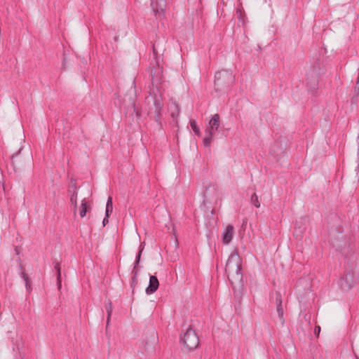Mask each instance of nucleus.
Here are the masks:
<instances>
[{
  "label": "nucleus",
  "mask_w": 359,
  "mask_h": 359,
  "mask_svg": "<svg viewBox=\"0 0 359 359\" xmlns=\"http://www.w3.org/2000/svg\"><path fill=\"white\" fill-rule=\"evenodd\" d=\"M234 81V76L231 72L222 70L217 72L215 76V85L218 87H228Z\"/></svg>",
  "instance_id": "4"
},
{
  "label": "nucleus",
  "mask_w": 359,
  "mask_h": 359,
  "mask_svg": "<svg viewBox=\"0 0 359 359\" xmlns=\"http://www.w3.org/2000/svg\"><path fill=\"white\" fill-rule=\"evenodd\" d=\"M351 278V274L348 273L345 276V277L343 278V280L348 284V287L350 289L351 288L352 285L351 283H348V279Z\"/></svg>",
  "instance_id": "21"
},
{
  "label": "nucleus",
  "mask_w": 359,
  "mask_h": 359,
  "mask_svg": "<svg viewBox=\"0 0 359 359\" xmlns=\"http://www.w3.org/2000/svg\"><path fill=\"white\" fill-rule=\"evenodd\" d=\"M237 13H239V15H241V10H237Z\"/></svg>",
  "instance_id": "28"
},
{
  "label": "nucleus",
  "mask_w": 359,
  "mask_h": 359,
  "mask_svg": "<svg viewBox=\"0 0 359 359\" xmlns=\"http://www.w3.org/2000/svg\"><path fill=\"white\" fill-rule=\"evenodd\" d=\"M166 2L165 0H156L155 2H151V7L155 13V15L158 17L164 13Z\"/></svg>",
  "instance_id": "7"
},
{
  "label": "nucleus",
  "mask_w": 359,
  "mask_h": 359,
  "mask_svg": "<svg viewBox=\"0 0 359 359\" xmlns=\"http://www.w3.org/2000/svg\"><path fill=\"white\" fill-rule=\"evenodd\" d=\"M220 117L218 114H214L210 120L207 128L205 131L203 138V144L205 147H209L212 141L213 135L219 127Z\"/></svg>",
  "instance_id": "3"
},
{
  "label": "nucleus",
  "mask_w": 359,
  "mask_h": 359,
  "mask_svg": "<svg viewBox=\"0 0 359 359\" xmlns=\"http://www.w3.org/2000/svg\"><path fill=\"white\" fill-rule=\"evenodd\" d=\"M106 209L112 210H113V202L111 196H109L107 198Z\"/></svg>",
  "instance_id": "19"
},
{
  "label": "nucleus",
  "mask_w": 359,
  "mask_h": 359,
  "mask_svg": "<svg viewBox=\"0 0 359 359\" xmlns=\"http://www.w3.org/2000/svg\"><path fill=\"white\" fill-rule=\"evenodd\" d=\"M250 202L251 203L255 205L256 208H259L260 207V203L258 200V197L257 196L256 194H253L251 196V198H250Z\"/></svg>",
  "instance_id": "17"
},
{
  "label": "nucleus",
  "mask_w": 359,
  "mask_h": 359,
  "mask_svg": "<svg viewBox=\"0 0 359 359\" xmlns=\"http://www.w3.org/2000/svg\"><path fill=\"white\" fill-rule=\"evenodd\" d=\"M142 250H143V246L141 244V245L140 247V250L138 251V253L136 255L135 262L134 263V266H133V271H132L133 281L135 280V279H136V278L137 276V274H138L137 265L140 263V257H141V255H142Z\"/></svg>",
  "instance_id": "10"
},
{
  "label": "nucleus",
  "mask_w": 359,
  "mask_h": 359,
  "mask_svg": "<svg viewBox=\"0 0 359 359\" xmlns=\"http://www.w3.org/2000/svg\"><path fill=\"white\" fill-rule=\"evenodd\" d=\"M277 313L278 316L279 318L280 323L281 325H284L285 324V318H284V311L282 306H277Z\"/></svg>",
  "instance_id": "14"
},
{
  "label": "nucleus",
  "mask_w": 359,
  "mask_h": 359,
  "mask_svg": "<svg viewBox=\"0 0 359 359\" xmlns=\"http://www.w3.org/2000/svg\"><path fill=\"white\" fill-rule=\"evenodd\" d=\"M86 212H87V201L84 198L81 201V209H80V212H79L80 217H84L86 215Z\"/></svg>",
  "instance_id": "13"
},
{
  "label": "nucleus",
  "mask_w": 359,
  "mask_h": 359,
  "mask_svg": "<svg viewBox=\"0 0 359 359\" xmlns=\"http://www.w3.org/2000/svg\"><path fill=\"white\" fill-rule=\"evenodd\" d=\"M233 226L229 224L222 233V243L224 245H228L231 243L233 238Z\"/></svg>",
  "instance_id": "8"
},
{
  "label": "nucleus",
  "mask_w": 359,
  "mask_h": 359,
  "mask_svg": "<svg viewBox=\"0 0 359 359\" xmlns=\"http://www.w3.org/2000/svg\"><path fill=\"white\" fill-rule=\"evenodd\" d=\"M112 210L106 209L105 210V217H109L110 214L112 212Z\"/></svg>",
  "instance_id": "23"
},
{
  "label": "nucleus",
  "mask_w": 359,
  "mask_h": 359,
  "mask_svg": "<svg viewBox=\"0 0 359 359\" xmlns=\"http://www.w3.org/2000/svg\"><path fill=\"white\" fill-rule=\"evenodd\" d=\"M54 268L56 271L57 273V282L59 289L61 287V268H60V264L58 262H53Z\"/></svg>",
  "instance_id": "11"
},
{
  "label": "nucleus",
  "mask_w": 359,
  "mask_h": 359,
  "mask_svg": "<svg viewBox=\"0 0 359 359\" xmlns=\"http://www.w3.org/2000/svg\"><path fill=\"white\" fill-rule=\"evenodd\" d=\"M190 126L196 135H200V129L197 126V123L195 120L190 121Z\"/></svg>",
  "instance_id": "15"
},
{
  "label": "nucleus",
  "mask_w": 359,
  "mask_h": 359,
  "mask_svg": "<svg viewBox=\"0 0 359 359\" xmlns=\"http://www.w3.org/2000/svg\"><path fill=\"white\" fill-rule=\"evenodd\" d=\"M158 342L157 333L152 331L150 334L149 339L144 344V350L148 353H152L154 351L155 345Z\"/></svg>",
  "instance_id": "6"
},
{
  "label": "nucleus",
  "mask_w": 359,
  "mask_h": 359,
  "mask_svg": "<svg viewBox=\"0 0 359 359\" xmlns=\"http://www.w3.org/2000/svg\"><path fill=\"white\" fill-rule=\"evenodd\" d=\"M225 272L231 284L242 280L241 258L237 252H231L229 255L226 264Z\"/></svg>",
  "instance_id": "1"
},
{
  "label": "nucleus",
  "mask_w": 359,
  "mask_h": 359,
  "mask_svg": "<svg viewBox=\"0 0 359 359\" xmlns=\"http://www.w3.org/2000/svg\"><path fill=\"white\" fill-rule=\"evenodd\" d=\"M157 48H158V43L156 42H155L153 44V53H154V55H157L158 54Z\"/></svg>",
  "instance_id": "22"
},
{
  "label": "nucleus",
  "mask_w": 359,
  "mask_h": 359,
  "mask_svg": "<svg viewBox=\"0 0 359 359\" xmlns=\"http://www.w3.org/2000/svg\"><path fill=\"white\" fill-rule=\"evenodd\" d=\"M105 309L107 313V325H108L109 323V321H110V318H111V313H112V304L110 301H109L107 303H106Z\"/></svg>",
  "instance_id": "12"
},
{
  "label": "nucleus",
  "mask_w": 359,
  "mask_h": 359,
  "mask_svg": "<svg viewBox=\"0 0 359 359\" xmlns=\"http://www.w3.org/2000/svg\"><path fill=\"white\" fill-rule=\"evenodd\" d=\"M20 277L24 280L25 282V287L27 290H29L31 289V285L29 284V278L27 276V274L25 273V271H22L20 274Z\"/></svg>",
  "instance_id": "16"
},
{
  "label": "nucleus",
  "mask_w": 359,
  "mask_h": 359,
  "mask_svg": "<svg viewBox=\"0 0 359 359\" xmlns=\"http://www.w3.org/2000/svg\"><path fill=\"white\" fill-rule=\"evenodd\" d=\"M320 326H316V327H315V330H314L315 334H317V335H318V334H319V333H320Z\"/></svg>",
  "instance_id": "24"
},
{
  "label": "nucleus",
  "mask_w": 359,
  "mask_h": 359,
  "mask_svg": "<svg viewBox=\"0 0 359 359\" xmlns=\"http://www.w3.org/2000/svg\"><path fill=\"white\" fill-rule=\"evenodd\" d=\"M134 111H135L137 118H139L141 116V113L139 112L135 107H134Z\"/></svg>",
  "instance_id": "25"
},
{
  "label": "nucleus",
  "mask_w": 359,
  "mask_h": 359,
  "mask_svg": "<svg viewBox=\"0 0 359 359\" xmlns=\"http://www.w3.org/2000/svg\"><path fill=\"white\" fill-rule=\"evenodd\" d=\"M321 74V62L317 60L306 72V82L311 90L315 91L317 89Z\"/></svg>",
  "instance_id": "2"
},
{
  "label": "nucleus",
  "mask_w": 359,
  "mask_h": 359,
  "mask_svg": "<svg viewBox=\"0 0 359 359\" xmlns=\"http://www.w3.org/2000/svg\"><path fill=\"white\" fill-rule=\"evenodd\" d=\"M181 340L188 350H193L199 344L198 337L192 328H189L186 331Z\"/></svg>",
  "instance_id": "5"
},
{
  "label": "nucleus",
  "mask_w": 359,
  "mask_h": 359,
  "mask_svg": "<svg viewBox=\"0 0 359 359\" xmlns=\"http://www.w3.org/2000/svg\"><path fill=\"white\" fill-rule=\"evenodd\" d=\"M109 222L108 217H105L103 219L102 224L103 226H105Z\"/></svg>",
  "instance_id": "26"
},
{
  "label": "nucleus",
  "mask_w": 359,
  "mask_h": 359,
  "mask_svg": "<svg viewBox=\"0 0 359 359\" xmlns=\"http://www.w3.org/2000/svg\"><path fill=\"white\" fill-rule=\"evenodd\" d=\"M159 286L158 278L155 276H151L149 278V283L148 287L146 288V293L151 294L154 293Z\"/></svg>",
  "instance_id": "9"
},
{
  "label": "nucleus",
  "mask_w": 359,
  "mask_h": 359,
  "mask_svg": "<svg viewBox=\"0 0 359 359\" xmlns=\"http://www.w3.org/2000/svg\"><path fill=\"white\" fill-rule=\"evenodd\" d=\"M70 203L74 205V211L77 208V192H74L70 197Z\"/></svg>",
  "instance_id": "18"
},
{
  "label": "nucleus",
  "mask_w": 359,
  "mask_h": 359,
  "mask_svg": "<svg viewBox=\"0 0 359 359\" xmlns=\"http://www.w3.org/2000/svg\"><path fill=\"white\" fill-rule=\"evenodd\" d=\"M276 303L277 306H282V298H281V294L280 292H276Z\"/></svg>",
  "instance_id": "20"
},
{
  "label": "nucleus",
  "mask_w": 359,
  "mask_h": 359,
  "mask_svg": "<svg viewBox=\"0 0 359 359\" xmlns=\"http://www.w3.org/2000/svg\"><path fill=\"white\" fill-rule=\"evenodd\" d=\"M355 91L357 92L358 94L359 93V85L358 86H357V84L355 85Z\"/></svg>",
  "instance_id": "27"
}]
</instances>
